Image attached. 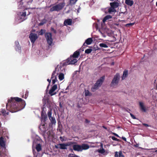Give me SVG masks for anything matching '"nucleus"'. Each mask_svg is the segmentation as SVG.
<instances>
[{"label":"nucleus","instance_id":"obj_1","mask_svg":"<svg viewBox=\"0 0 157 157\" xmlns=\"http://www.w3.org/2000/svg\"><path fill=\"white\" fill-rule=\"evenodd\" d=\"M25 101L18 97H11L6 104L7 110L12 113L17 112L23 109L25 105Z\"/></svg>","mask_w":157,"mask_h":157},{"label":"nucleus","instance_id":"obj_2","mask_svg":"<svg viewBox=\"0 0 157 157\" xmlns=\"http://www.w3.org/2000/svg\"><path fill=\"white\" fill-rule=\"evenodd\" d=\"M89 147V145L85 144H82L81 145L75 144L73 146V149L78 151H82L83 150H87Z\"/></svg>","mask_w":157,"mask_h":157},{"label":"nucleus","instance_id":"obj_3","mask_svg":"<svg viewBox=\"0 0 157 157\" xmlns=\"http://www.w3.org/2000/svg\"><path fill=\"white\" fill-rule=\"evenodd\" d=\"M105 77L103 76L98 79L94 85L91 88V91L94 92L96 90L98 89L99 87H100L102 85L105 80Z\"/></svg>","mask_w":157,"mask_h":157},{"label":"nucleus","instance_id":"obj_4","mask_svg":"<svg viewBox=\"0 0 157 157\" xmlns=\"http://www.w3.org/2000/svg\"><path fill=\"white\" fill-rule=\"evenodd\" d=\"M120 80V75L118 73H117L114 75L110 84V86L113 88H116L117 87Z\"/></svg>","mask_w":157,"mask_h":157},{"label":"nucleus","instance_id":"obj_5","mask_svg":"<svg viewBox=\"0 0 157 157\" xmlns=\"http://www.w3.org/2000/svg\"><path fill=\"white\" fill-rule=\"evenodd\" d=\"M65 3L64 2H61L53 6L50 9V12L54 11H59L61 10L65 6Z\"/></svg>","mask_w":157,"mask_h":157},{"label":"nucleus","instance_id":"obj_6","mask_svg":"<svg viewBox=\"0 0 157 157\" xmlns=\"http://www.w3.org/2000/svg\"><path fill=\"white\" fill-rule=\"evenodd\" d=\"M45 36L48 44L50 46L52 45L53 42L52 34L50 33H45Z\"/></svg>","mask_w":157,"mask_h":157},{"label":"nucleus","instance_id":"obj_7","mask_svg":"<svg viewBox=\"0 0 157 157\" xmlns=\"http://www.w3.org/2000/svg\"><path fill=\"white\" fill-rule=\"evenodd\" d=\"M73 143L72 142H69L66 144H57V145L55 146V147L56 148H59L61 149H67V147L73 144Z\"/></svg>","mask_w":157,"mask_h":157},{"label":"nucleus","instance_id":"obj_8","mask_svg":"<svg viewBox=\"0 0 157 157\" xmlns=\"http://www.w3.org/2000/svg\"><path fill=\"white\" fill-rule=\"evenodd\" d=\"M56 68L55 70L53 71L52 74L51 79H52V83L53 84H54L55 82L58 81L57 80V76L58 75V73H56Z\"/></svg>","mask_w":157,"mask_h":157},{"label":"nucleus","instance_id":"obj_9","mask_svg":"<svg viewBox=\"0 0 157 157\" xmlns=\"http://www.w3.org/2000/svg\"><path fill=\"white\" fill-rule=\"evenodd\" d=\"M29 38L30 39L31 43L32 44H33L37 39L38 36L36 34L31 33L29 35Z\"/></svg>","mask_w":157,"mask_h":157},{"label":"nucleus","instance_id":"obj_10","mask_svg":"<svg viewBox=\"0 0 157 157\" xmlns=\"http://www.w3.org/2000/svg\"><path fill=\"white\" fill-rule=\"evenodd\" d=\"M57 86L56 84L54 85L52 87L51 89L49 91L48 94L51 96H53L56 94L54 91L57 89Z\"/></svg>","mask_w":157,"mask_h":157},{"label":"nucleus","instance_id":"obj_11","mask_svg":"<svg viewBox=\"0 0 157 157\" xmlns=\"http://www.w3.org/2000/svg\"><path fill=\"white\" fill-rule=\"evenodd\" d=\"M71 56L70 58L67 59V63L69 64H74L76 63L77 62V59H75Z\"/></svg>","mask_w":157,"mask_h":157},{"label":"nucleus","instance_id":"obj_12","mask_svg":"<svg viewBox=\"0 0 157 157\" xmlns=\"http://www.w3.org/2000/svg\"><path fill=\"white\" fill-rule=\"evenodd\" d=\"M32 1L33 0H21L20 2V4L22 3V5L24 4L25 6H26L27 5H29L31 3Z\"/></svg>","mask_w":157,"mask_h":157},{"label":"nucleus","instance_id":"obj_13","mask_svg":"<svg viewBox=\"0 0 157 157\" xmlns=\"http://www.w3.org/2000/svg\"><path fill=\"white\" fill-rule=\"evenodd\" d=\"M39 128L41 131L43 133H45L48 130L47 127L44 124L40 125Z\"/></svg>","mask_w":157,"mask_h":157},{"label":"nucleus","instance_id":"obj_14","mask_svg":"<svg viewBox=\"0 0 157 157\" xmlns=\"http://www.w3.org/2000/svg\"><path fill=\"white\" fill-rule=\"evenodd\" d=\"M109 4L111 7L115 9L117 8L119 6V3L115 2H110Z\"/></svg>","mask_w":157,"mask_h":157},{"label":"nucleus","instance_id":"obj_15","mask_svg":"<svg viewBox=\"0 0 157 157\" xmlns=\"http://www.w3.org/2000/svg\"><path fill=\"white\" fill-rule=\"evenodd\" d=\"M115 157H125L122 151H116L115 152Z\"/></svg>","mask_w":157,"mask_h":157},{"label":"nucleus","instance_id":"obj_16","mask_svg":"<svg viewBox=\"0 0 157 157\" xmlns=\"http://www.w3.org/2000/svg\"><path fill=\"white\" fill-rule=\"evenodd\" d=\"M72 20L71 19H68L65 20L64 24L65 25H71L72 24Z\"/></svg>","mask_w":157,"mask_h":157},{"label":"nucleus","instance_id":"obj_17","mask_svg":"<svg viewBox=\"0 0 157 157\" xmlns=\"http://www.w3.org/2000/svg\"><path fill=\"white\" fill-rule=\"evenodd\" d=\"M93 41V40L92 38H89L87 39L85 41V42L83 44V45L85 46V44H86L87 45H89L91 44Z\"/></svg>","mask_w":157,"mask_h":157},{"label":"nucleus","instance_id":"obj_18","mask_svg":"<svg viewBox=\"0 0 157 157\" xmlns=\"http://www.w3.org/2000/svg\"><path fill=\"white\" fill-rule=\"evenodd\" d=\"M116 12V10L115 8L111 7L109 8V13L114 15Z\"/></svg>","mask_w":157,"mask_h":157},{"label":"nucleus","instance_id":"obj_19","mask_svg":"<svg viewBox=\"0 0 157 157\" xmlns=\"http://www.w3.org/2000/svg\"><path fill=\"white\" fill-rule=\"evenodd\" d=\"M139 105L141 110H142L144 112H146V109L143 103L142 102H140Z\"/></svg>","mask_w":157,"mask_h":157},{"label":"nucleus","instance_id":"obj_20","mask_svg":"<svg viewBox=\"0 0 157 157\" xmlns=\"http://www.w3.org/2000/svg\"><path fill=\"white\" fill-rule=\"evenodd\" d=\"M128 71L125 70L123 73V75L122 77V80H123L125 78L128 76Z\"/></svg>","mask_w":157,"mask_h":157},{"label":"nucleus","instance_id":"obj_21","mask_svg":"<svg viewBox=\"0 0 157 157\" xmlns=\"http://www.w3.org/2000/svg\"><path fill=\"white\" fill-rule=\"evenodd\" d=\"M125 3L127 5L130 6H132L134 3L133 1L131 0H125Z\"/></svg>","mask_w":157,"mask_h":157},{"label":"nucleus","instance_id":"obj_22","mask_svg":"<svg viewBox=\"0 0 157 157\" xmlns=\"http://www.w3.org/2000/svg\"><path fill=\"white\" fill-rule=\"evenodd\" d=\"M79 54V51H76L74 52L72 56H71L75 58H77L78 57Z\"/></svg>","mask_w":157,"mask_h":157},{"label":"nucleus","instance_id":"obj_23","mask_svg":"<svg viewBox=\"0 0 157 157\" xmlns=\"http://www.w3.org/2000/svg\"><path fill=\"white\" fill-rule=\"evenodd\" d=\"M16 45V47L15 48V50L16 51H18L20 52L21 51V47L19 45V43L18 41H16L15 43Z\"/></svg>","mask_w":157,"mask_h":157},{"label":"nucleus","instance_id":"obj_24","mask_svg":"<svg viewBox=\"0 0 157 157\" xmlns=\"http://www.w3.org/2000/svg\"><path fill=\"white\" fill-rule=\"evenodd\" d=\"M49 119L51 121L50 124L52 125L55 124L56 121L55 117H52L49 118Z\"/></svg>","mask_w":157,"mask_h":157},{"label":"nucleus","instance_id":"obj_25","mask_svg":"<svg viewBox=\"0 0 157 157\" xmlns=\"http://www.w3.org/2000/svg\"><path fill=\"white\" fill-rule=\"evenodd\" d=\"M47 20L45 19L44 18L41 21V22L39 23L38 24L39 26H41L45 24L47 22Z\"/></svg>","mask_w":157,"mask_h":157},{"label":"nucleus","instance_id":"obj_26","mask_svg":"<svg viewBox=\"0 0 157 157\" xmlns=\"http://www.w3.org/2000/svg\"><path fill=\"white\" fill-rule=\"evenodd\" d=\"M36 148L38 152H39L42 150L41 146L40 144H37L36 146Z\"/></svg>","mask_w":157,"mask_h":157},{"label":"nucleus","instance_id":"obj_27","mask_svg":"<svg viewBox=\"0 0 157 157\" xmlns=\"http://www.w3.org/2000/svg\"><path fill=\"white\" fill-rule=\"evenodd\" d=\"M84 95L86 96H90L92 95V94L88 90H85L84 91Z\"/></svg>","mask_w":157,"mask_h":157},{"label":"nucleus","instance_id":"obj_28","mask_svg":"<svg viewBox=\"0 0 157 157\" xmlns=\"http://www.w3.org/2000/svg\"><path fill=\"white\" fill-rule=\"evenodd\" d=\"M0 145L1 146L3 147L5 146V142L3 140V138L2 137L0 138Z\"/></svg>","mask_w":157,"mask_h":157},{"label":"nucleus","instance_id":"obj_29","mask_svg":"<svg viewBox=\"0 0 157 157\" xmlns=\"http://www.w3.org/2000/svg\"><path fill=\"white\" fill-rule=\"evenodd\" d=\"M26 12L25 11H24L23 12H20V14L21 15V19H24L25 17V16L26 15Z\"/></svg>","mask_w":157,"mask_h":157},{"label":"nucleus","instance_id":"obj_30","mask_svg":"<svg viewBox=\"0 0 157 157\" xmlns=\"http://www.w3.org/2000/svg\"><path fill=\"white\" fill-rule=\"evenodd\" d=\"M1 112L4 116H6V115H8L9 113L8 112H6V110L5 109H2Z\"/></svg>","mask_w":157,"mask_h":157},{"label":"nucleus","instance_id":"obj_31","mask_svg":"<svg viewBox=\"0 0 157 157\" xmlns=\"http://www.w3.org/2000/svg\"><path fill=\"white\" fill-rule=\"evenodd\" d=\"M59 78L60 80H62L64 78V75L63 73H60L59 76Z\"/></svg>","mask_w":157,"mask_h":157},{"label":"nucleus","instance_id":"obj_32","mask_svg":"<svg viewBox=\"0 0 157 157\" xmlns=\"http://www.w3.org/2000/svg\"><path fill=\"white\" fill-rule=\"evenodd\" d=\"M108 20V15H107L103 19L102 23H101V25L103 26V24H105V21Z\"/></svg>","mask_w":157,"mask_h":157},{"label":"nucleus","instance_id":"obj_33","mask_svg":"<svg viewBox=\"0 0 157 157\" xmlns=\"http://www.w3.org/2000/svg\"><path fill=\"white\" fill-rule=\"evenodd\" d=\"M77 1L78 0H70V4L71 5H74Z\"/></svg>","mask_w":157,"mask_h":157},{"label":"nucleus","instance_id":"obj_34","mask_svg":"<svg viewBox=\"0 0 157 157\" xmlns=\"http://www.w3.org/2000/svg\"><path fill=\"white\" fill-rule=\"evenodd\" d=\"M29 95V91L28 90H26L25 92V96H24V95H23L22 96V98H24L25 99H26L27 97H28Z\"/></svg>","mask_w":157,"mask_h":157},{"label":"nucleus","instance_id":"obj_35","mask_svg":"<svg viewBox=\"0 0 157 157\" xmlns=\"http://www.w3.org/2000/svg\"><path fill=\"white\" fill-rule=\"evenodd\" d=\"M46 134L49 137L52 136H53L51 131H49L46 133Z\"/></svg>","mask_w":157,"mask_h":157},{"label":"nucleus","instance_id":"obj_36","mask_svg":"<svg viewBox=\"0 0 157 157\" xmlns=\"http://www.w3.org/2000/svg\"><path fill=\"white\" fill-rule=\"evenodd\" d=\"M92 49L91 48L87 49L85 50V53L86 54H89L92 52Z\"/></svg>","mask_w":157,"mask_h":157},{"label":"nucleus","instance_id":"obj_37","mask_svg":"<svg viewBox=\"0 0 157 157\" xmlns=\"http://www.w3.org/2000/svg\"><path fill=\"white\" fill-rule=\"evenodd\" d=\"M41 117L43 118L44 119H46L47 117V115L43 113V111L41 112Z\"/></svg>","mask_w":157,"mask_h":157},{"label":"nucleus","instance_id":"obj_38","mask_svg":"<svg viewBox=\"0 0 157 157\" xmlns=\"http://www.w3.org/2000/svg\"><path fill=\"white\" fill-rule=\"evenodd\" d=\"M109 137V138H111V139L113 140L116 141H120V140L119 139H117L114 136H110Z\"/></svg>","mask_w":157,"mask_h":157},{"label":"nucleus","instance_id":"obj_39","mask_svg":"<svg viewBox=\"0 0 157 157\" xmlns=\"http://www.w3.org/2000/svg\"><path fill=\"white\" fill-rule=\"evenodd\" d=\"M45 32V30L41 29L40 32L39 33L40 35H42Z\"/></svg>","mask_w":157,"mask_h":157},{"label":"nucleus","instance_id":"obj_40","mask_svg":"<svg viewBox=\"0 0 157 157\" xmlns=\"http://www.w3.org/2000/svg\"><path fill=\"white\" fill-rule=\"evenodd\" d=\"M100 46L101 47L107 48V46L106 44L104 43H101L100 44Z\"/></svg>","mask_w":157,"mask_h":157},{"label":"nucleus","instance_id":"obj_41","mask_svg":"<svg viewBox=\"0 0 157 157\" xmlns=\"http://www.w3.org/2000/svg\"><path fill=\"white\" fill-rule=\"evenodd\" d=\"M52 114V112L50 110L48 112V115L49 118L52 117L51 116Z\"/></svg>","mask_w":157,"mask_h":157},{"label":"nucleus","instance_id":"obj_42","mask_svg":"<svg viewBox=\"0 0 157 157\" xmlns=\"http://www.w3.org/2000/svg\"><path fill=\"white\" fill-rule=\"evenodd\" d=\"M98 151L100 153L103 154L105 152V151L104 149H101L98 150Z\"/></svg>","mask_w":157,"mask_h":157},{"label":"nucleus","instance_id":"obj_43","mask_svg":"<svg viewBox=\"0 0 157 157\" xmlns=\"http://www.w3.org/2000/svg\"><path fill=\"white\" fill-rule=\"evenodd\" d=\"M69 157H79L78 156L75 155H73V154H70L68 155Z\"/></svg>","mask_w":157,"mask_h":157},{"label":"nucleus","instance_id":"obj_44","mask_svg":"<svg viewBox=\"0 0 157 157\" xmlns=\"http://www.w3.org/2000/svg\"><path fill=\"white\" fill-rule=\"evenodd\" d=\"M6 155V154L0 151V157H5Z\"/></svg>","mask_w":157,"mask_h":157},{"label":"nucleus","instance_id":"obj_45","mask_svg":"<svg viewBox=\"0 0 157 157\" xmlns=\"http://www.w3.org/2000/svg\"><path fill=\"white\" fill-rule=\"evenodd\" d=\"M130 114L131 117L133 119H136V117L132 113H130Z\"/></svg>","mask_w":157,"mask_h":157},{"label":"nucleus","instance_id":"obj_46","mask_svg":"<svg viewBox=\"0 0 157 157\" xmlns=\"http://www.w3.org/2000/svg\"><path fill=\"white\" fill-rule=\"evenodd\" d=\"M51 31L53 32L54 33H56V31L52 27L51 28Z\"/></svg>","mask_w":157,"mask_h":157},{"label":"nucleus","instance_id":"obj_47","mask_svg":"<svg viewBox=\"0 0 157 157\" xmlns=\"http://www.w3.org/2000/svg\"><path fill=\"white\" fill-rule=\"evenodd\" d=\"M59 106L61 109H62V108H63V105L61 103V102H59Z\"/></svg>","mask_w":157,"mask_h":157},{"label":"nucleus","instance_id":"obj_48","mask_svg":"<svg viewBox=\"0 0 157 157\" xmlns=\"http://www.w3.org/2000/svg\"><path fill=\"white\" fill-rule=\"evenodd\" d=\"M59 139L62 142H63L65 141L64 139L62 136L60 137Z\"/></svg>","mask_w":157,"mask_h":157},{"label":"nucleus","instance_id":"obj_49","mask_svg":"<svg viewBox=\"0 0 157 157\" xmlns=\"http://www.w3.org/2000/svg\"><path fill=\"white\" fill-rule=\"evenodd\" d=\"M52 79H48L47 80V81L49 82V85H48V86H47V88L48 87V86H49V85H50V83H51V80H52Z\"/></svg>","mask_w":157,"mask_h":157},{"label":"nucleus","instance_id":"obj_50","mask_svg":"<svg viewBox=\"0 0 157 157\" xmlns=\"http://www.w3.org/2000/svg\"><path fill=\"white\" fill-rule=\"evenodd\" d=\"M103 10V11L105 12V13H108V9H107V8L104 9Z\"/></svg>","mask_w":157,"mask_h":157},{"label":"nucleus","instance_id":"obj_51","mask_svg":"<svg viewBox=\"0 0 157 157\" xmlns=\"http://www.w3.org/2000/svg\"><path fill=\"white\" fill-rule=\"evenodd\" d=\"M143 125H144V126L146 127H150V125H149L148 124H145V123H143Z\"/></svg>","mask_w":157,"mask_h":157},{"label":"nucleus","instance_id":"obj_52","mask_svg":"<svg viewBox=\"0 0 157 157\" xmlns=\"http://www.w3.org/2000/svg\"><path fill=\"white\" fill-rule=\"evenodd\" d=\"M134 24V23H130L127 24L126 25V26H128V25L132 26V25H133Z\"/></svg>","mask_w":157,"mask_h":157},{"label":"nucleus","instance_id":"obj_53","mask_svg":"<svg viewBox=\"0 0 157 157\" xmlns=\"http://www.w3.org/2000/svg\"><path fill=\"white\" fill-rule=\"evenodd\" d=\"M113 134H114L115 136H116L117 137H119V138H120V137L119 136V135H117V134L116 133H113Z\"/></svg>","mask_w":157,"mask_h":157},{"label":"nucleus","instance_id":"obj_54","mask_svg":"<svg viewBox=\"0 0 157 157\" xmlns=\"http://www.w3.org/2000/svg\"><path fill=\"white\" fill-rule=\"evenodd\" d=\"M90 122V121H89V120H88V119H86L85 120V122H86V123H89Z\"/></svg>","mask_w":157,"mask_h":157},{"label":"nucleus","instance_id":"obj_55","mask_svg":"<svg viewBox=\"0 0 157 157\" xmlns=\"http://www.w3.org/2000/svg\"><path fill=\"white\" fill-rule=\"evenodd\" d=\"M122 139L124 140V141H126V138L124 137H122Z\"/></svg>","mask_w":157,"mask_h":157},{"label":"nucleus","instance_id":"obj_56","mask_svg":"<svg viewBox=\"0 0 157 157\" xmlns=\"http://www.w3.org/2000/svg\"><path fill=\"white\" fill-rule=\"evenodd\" d=\"M44 106V105H43V106ZM44 107H43L42 111H43V113H45V112L44 111Z\"/></svg>","mask_w":157,"mask_h":157},{"label":"nucleus","instance_id":"obj_57","mask_svg":"<svg viewBox=\"0 0 157 157\" xmlns=\"http://www.w3.org/2000/svg\"><path fill=\"white\" fill-rule=\"evenodd\" d=\"M139 144H136V145H135V147H138Z\"/></svg>","mask_w":157,"mask_h":157},{"label":"nucleus","instance_id":"obj_58","mask_svg":"<svg viewBox=\"0 0 157 157\" xmlns=\"http://www.w3.org/2000/svg\"><path fill=\"white\" fill-rule=\"evenodd\" d=\"M112 18V16L109 15V19Z\"/></svg>","mask_w":157,"mask_h":157},{"label":"nucleus","instance_id":"obj_59","mask_svg":"<svg viewBox=\"0 0 157 157\" xmlns=\"http://www.w3.org/2000/svg\"><path fill=\"white\" fill-rule=\"evenodd\" d=\"M112 144L113 146H116L117 145V144H113V142H112Z\"/></svg>","mask_w":157,"mask_h":157},{"label":"nucleus","instance_id":"obj_60","mask_svg":"<svg viewBox=\"0 0 157 157\" xmlns=\"http://www.w3.org/2000/svg\"><path fill=\"white\" fill-rule=\"evenodd\" d=\"M28 14L27 15H29L30 13V12L29 11H28Z\"/></svg>","mask_w":157,"mask_h":157},{"label":"nucleus","instance_id":"obj_61","mask_svg":"<svg viewBox=\"0 0 157 157\" xmlns=\"http://www.w3.org/2000/svg\"><path fill=\"white\" fill-rule=\"evenodd\" d=\"M114 64V62H112L111 63V65H113Z\"/></svg>","mask_w":157,"mask_h":157},{"label":"nucleus","instance_id":"obj_62","mask_svg":"<svg viewBox=\"0 0 157 157\" xmlns=\"http://www.w3.org/2000/svg\"><path fill=\"white\" fill-rule=\"evenodd\" d=\"M155 152L157 153V150H155Z\"/></svg>","mask_w":157,"mask_h":157},{"label":"nucleus","instance_id":"obj_63","mask_svg":"<svg viewBox=\"0 0 157 157\" xmlns=\"http://www.w3.org/2000/svg\"><path fill=\"white\" fill-rule=\"evenodd\" d=\"M27 9H27V8H25V10H27Z\"/></svg>","mask_w":157,"mask_h":157},{"label":"nucleus","instance_id":"obj_64","mask_svg":"<svg viewBox=\"0 0 157 157\" xmlns=\"http://www.w3.org/2000/svg\"><path fill=\"white\" fill-rule=\"evenodd\" d=\"M156 6H157V2H156Z\"/></svg>","mask_w":157,"mask_h":157}]
</instances>
